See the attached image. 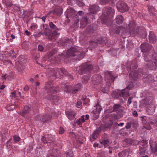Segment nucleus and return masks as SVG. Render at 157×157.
Masks as SVG:
<instances>
[{"instance_id":"052dcab7","label":"nucleus","mask_w":157,"mask_h":157,"mask_svg":"<svg viewBox=\"0 0 157 157\" xmlns=\"http://www.w3.org/2000/svg\"><path fill=\"white\" fill-rule=\"evenodd\" d=\"M64 132V129L62 127H60L59 131V134H62Z\"/></svg>"},{"instance_id":"ea45409f","label":"nucleus","mask_w":157,"mask_h":157,"mask_svg":"<svg viewBox=\"0 0 157 157\" xmlns=\"http://www.w3.org/2000/svg\"><path fill=\"white\" fill-rule=\"evenodd\" d=\"M36 155L38 156H41L43 155V151L40 148H37L36 150Z\"/></svg>"},{"instance_id":"39448f33","label":"nucleus","mask_w":157,"mask_h":157,"mask_svg":"<svg viewBox=\"0 0 157 157\" xmlns=\"http://www.w3.org/2000/svg\"><path fill=\"white\" fill-rule=\"evenodd\" d=\"M131 86L129 85L124 89L122 90V91H113L112 93V96L114 98L120 99L121 97L124 99V97H127L129 96V90H131Z\"/></svg>"},{"instance_id":"79ce46f5","label":"nucleus","mask_w":157,"mask_h":157,"mask_svg":"<svg viewBox=\"0 0 157 157\" xmlns=\"http://www.w3.org/2000/svg\"><path fill=\"white\" fill-rule=\"evenodd\" d=\"M109 90V86L108 85H106L102 89L101 91L104 93H108Z\"/></svg>"},{"instance_id":"5701e85b","label":"nucleus","mask_w":157,"mask_h":157,"mask_svg":"<svg viewBox=\"0 0 157 157\" xmlns=\"http://www.w3.org/2000/svg\"><path fill=\"white\" fill-rule=\"evenodd\" d=\"M147 143L145 142L144 143L140 145L139 147V151L140 155H144L147 147Z\"/></svg>"},{"instance_id":"e2e57ef3","label":"nucleus","mask_w":157,"mask_h":157,"mask_svg":"<svg viewBox=\"0 0 157 157\" xmlns=\"http://www.w3.org/2000/svg\"><path fill=\"white\" fill-rule=\"evenodd\" d=\"M103 138V140L109 139L108 138V136L105 133L104 134Z\"/></svg>"},{"instance_id":"a18cd8bd","label":"nucleus","mask_w":157,"mask_h":157,"mask_svg":"<svg viewBox=\"0 0 157 157\" xmlns=\"http://www.w3.org/2000/svg\"><path fill=\"white\" fill-rule=\"evenodd\" d=\"M72 90L71 87L67 85L65 86L64 88V91L66 92H69L72 93Z\"/></svg>"},{"instance_id":"a211bd4d","label":"nucleus","mask_w":157,"mask_h":157,"mask_svg":"<svg viewBox=\"0 0 157 157\" xmlns=\"http://www.w3.org/2000/svg\"><path fill=\"white\" fill-rule=\"evenodd\" d=\"M141 76V74L139 72L138 73L136 71H131L129 74V77L130 79L132 80H136L138 78H140V76Z\"/></svg>"},{"instance_id":"5fc2aeb1","label":"nucleus","mask_w":157,"mask_h":157,"mask_svg":"<svg viewBox=\"0 0 157 157\" xmlns=\"http://www.w3.org/2000/svg\"><path fill=\"white\" fill-rule=\"evenodd\" d=\"M66 157H74L72 151H70L66 153Z\"/></svg>"},{"instance_id":"f704fd0d","label":"nucleus","mask_w":157,"mask_h":157,"mask_svg":"<svg viewBox=\"0 0 157 157\" xmlns=\"http://www.w3.org/2000/svg\"><path fill=\"white\" fill-rule=\"evenodd\" d=\"M81 85L80 84H77L75 86L74 88L72 89V93L75 94L76 93L81 89Z\"/></svg>"},{"instance_id":"69168bd1","label":"nucleus","mask_w":157,"mask_h":157,"mask_svg":"<svg viewBox=\"0 0 157 157\" xmlns=\"http://www.w3.org/2000/svg\"><path fill=\"white\" fill-rule=\"evenodd\" d=\"M82 121H81L79 119L77 121L76 123H77L79 125H81L82 124V123H83Z\"/></svg>"},{"instance_id":"20e7f679","label":"nucleus","mask_w":157,"mask_h":157,"mask_svg":"<svg viewBox=\"0 0 157 157\" xmlns=\"http://www.w3.org/2000/svg\"><path fill=\"white\" fill-rule=\"evenodd\" d=\"M123 21V17L121 15L117 16L113 21L114 24H112L110 27L111 31L114 33H118L121 30V28L120 26H117V25L121 24Z\"/></svg>"},{"instance_id":"ddd939ff","label":"nucleus","mask_w":157,"mask_h":157,"mask_svg":"<svg viewBox=\"0 0 157 157\" xmlns=\"http://www.w3.org/2000/svg\"><path fill=\"white\" fill-rule=\"evenodd\" d=\"M108 39L106 38L101 37L95 40L91 41L90 43V45H92L94 43L96 44H100L103 45H105L108 46H110V44H108Z\"/></svg>"},{"instance_id":"2eb2a0df","label":"nucleus","mask_w":157,"mask_h":157,"mask_svg":"<svg viewBox=\"0 0 157 157\" xmlns=\"http://www.w3.org/2000/svg\"><path fill=\"white\" fill-rule=\"evenodd\" d=\"M152 48V46L148 43H143L140 46V48L141 49V51L144 53V54L150 53L149 51Z\"/></svg>"},{"instance_id":"3c124183","label":"nucleus","mask_w":157,"mask_h":157,"mask_svg":"<svg viewBox=\"0 0 157 157\" xmlns=\"http://www.w3.org/2000/svg\"><path fill=\"white\" fill-rule=\"evenodd\" d=\"M9 55L12 58L16 57V54L14 50H11L10 51L9 53Z\"/></svg>"},{"instance_id":"603ef678","label":"nucleus","mask_w":157,"mask_h":157,"mask_svg":"<svg viewBox=\"0 0 157 157\" xmlns=\"http://www.w3.org/2000/svg\"><path fill=\"white\" fill-rule=\"evenodd\" d=\"M148 7V8L149 9V11L150 13H152V15H154V13L153 12V11L154 10V7L152 6H151L149 5H147V6Z\"/></svg>"},{"instance_id":"dca6fc26","label":"nucleus","mask_w":157,"mask_h":157,"mask_svg":"<svg viewBox=\"0 0 157 157\" xmlns=\"http://www.w3.org/2000/svg\"><path fill=\"white\" fill-rule=\"evenodd\" d=\"M67 18H71L74 19L77 16V12L72 8H69L67 10Z\"/></svg>"},{"instance_id":"49530a36","label":"nucleus","mask_w":157,"mask_h":157,"mask_svg":"<svg viewBox=\"0 0 157 157\" xmlns=\"http://www.w3.org/2000/svg\"><path fill=\"white\" fill-rule=\"evenodd\" d=\"M6 108L8 111H12L15 109L14 105L11 104L7 105L6 106Z\"/></svg>"},{"instance_id":"a19ab883","label":"nucleus","mask_w":157,"mask_h":157,"mask_svg":"<svg viewBox=\"0 0 157 157\" xmlns=\"http://www.w3.org/2000/svg\"><path fill=\"white\" fill-rule=\"evenodd\" d=\"M49 25L50 27L54 30V32H56L57 30V27L52 22H50Z\"/></svg>"},{"instance_id":"bb28decb","label":"nucleus","mask_w":157,"mask_h":157,"mask_svg":"<svg viewBox=\"0 0 157 157\" xmlns=\"http://www.w3.org/2000/svg\"><path fill=\"white\" fill-rule=\"evenodd\" d=\"M149 42L151 43H154L156 42V36L154 32L152 31H150L149 32Z\"/></svg>"},{"instance_id":"f8f14e48","label":"nucleus","mask_w":157,"mask_h":157,"mask_svg":"<svg viewBox=\"0 0 157 157\" xmlns=\"http://www.w3.org/2000/svg\"><path fill=\"white\" fill-rule=\"evenodd\" d=\"M52 116L51 115H38L34 118L36 121L40 123L47 122L51 120Z\"/></svg>"},{"instance_id":"c85d7f7f","label":"nucleus","mask_w":157,"mask_h":157,"mask_svg":"<svg viewBox=\"0 0 157 157\" xmlns=\"http://www.w3.org/2000/svg\"><path fill=\"white\" fill-rule=\"evenodd\" d=\"M90 18V16L88 17L87 15V13L86 15L83 17L81 21H80V24L83 25L84 26H86L88 23V19L89 18Z\"/></svg>"},{"instance_id":"7c9ffc66","label":"nucleus","mask_w":157,"mask_h":157,"mask_svg":"<svg viewBox=\"0 0 157 157\" xmlns=\"http://www.w3.org/2000/svg\"><path fill=\"white\" fill-rule=\"evenodd\" d=\"M105 78L107 79H110L112 82H114L115 78L113 76L111 72H108L105 74Z\"/></svg>"},{"instance_id":"9d476101","label":"nucleus","mask_w":157,"mask_h":157,"mask_svg":"<svg viewBox=\"0 0 157 157\" xmlns=\"http://www.w3.org/2000/svg\"><path fill=\"white\" fill-rule=\"evenodd\" d=\"M131 33H132V36L137 35L141 38H144L146 36L145 29L143 28H141L137 27L135 31L131 32Z\"/></svg>"},{"instance_id":"c03bdc74","label":"nucleus","mask_w":157,"mask_h":157,"mask_svg":"<svg viewBox=\"0 0 157 157\" xmlns=\"http://www.w3.org/2000/svg\"><path fill=\"white\" fill-rule=\"evenodd\" d=\"M47 138V135L43 136L41 139V141L44 144L50 143V141Z\"/></svg>"},{"instance_id":"6e6552de","label":"nucleus","mask_w":157,"mask_h":157,"mask_svg":"<svg viewBox=\"0 0 157 157\" xmlns=\"http://www.w3.org/2000/svg\"><path fill=\"white\" fill-rule=\"evenodd\" d=\"M99 10V7L98 5L90 6L89 8V12L87 13V15L88 17L90 16L91 19H95V14H96Z\"/></svg>"},{"instance_id":"aec40b11","label":"nucleus","mask_w":157,"mask_h":157,"mask_svg":"<svg viewBox=\"0 0 157 157\" xmlns=\"http://www.w3.org/2000/svg\"><path fill=\"white\" fill-rule=\"evenodd\" d=\"M113 111L117 113H120L124 110V108L120 104H115L113 107Z\"/></svg>"},{"instance_id":"4d7b16f0","label":"nucleus","mask_w":157,"mask_h":157,"mask_svg":"<svg viewBox=\"0 0 157 157\" xmlns=\"http://www.w3.org/2000/svg\"><path fill=\"white\" fill-rule=\"evenodd\" d=\"M33 147V144H30L28 148L27 149L28 151V153H29L32 150Z\"/></svg>"},{"instance_id":"c9c22d12","label":"nucleus","mask_w":157,"mask_h":157,"mask_svg":"<svg viewBox=\"0 0 157 157\" xmlns=\"http://www.w3.org/2000/svg\"><path fill=\"white\" fill-rule=\"evenodd\" d=\"M72 4L76 3L77 5L80 7L82 6H84V3L79 0H70Z\"/></svg>"},{"instance_id":"a878e982","label":"nucleus","mask_w":157,"mask_h":157,"mask_svg":"<svg viewBox=\"0 0 157 157\" xmlns=\"http://www.w3.org/2000/svg\"><path fill=\"white\" fill-rule=\"evenodd\" d=\"M151 150L155 155H157V144L155 142L150 143Z\"/></svg>"},{"instance_id":"774afa93","label":"nucleus","mask_w":157,"mask_h":157,"mask_svg":"<svg viewBox=\"0 0 157 157\" xmlns=\"http://www.w3.org/2000/svg\"><path fill=\"white\" fill-rule=\"evenodd\" d=\"M24 90L25 91H26L28 90L29 89V87L28 85H26L24 87Z\"/></svg>"},{"instance_id":"864d4df0","label":"nucleus","mask_w":157,"mask_h":157,"mask_svg":"<svg viewBox=\"0 0 157 157\" xmlns=\"http://www.w3.org/2000/svg\"><path fill=\"white\" fill-rule=\"evenodd\" d=\"M13 139L14 142H18L20 140L19 137L16 135H15L13 136Z\"/></svg>"},{"instance_id":"e433bc0d","label":"nucleus","mask_w":157,"mask_h":157,"mask_svg":"<svg viewBox=\"0 0 157 157\" xmlns=\"http://www.w3.org/2000/svg\"><path fill=\"white\" fill-rule=\"evenodd\" d=\"M134 140L130 138H127L125 139L124 140V143H125L127 145L134 144Z\"/></svg>"},{"instance_id":"58836bf2","label":"nucleus","mask_w":157,"mask_h":157,"mask_svg":"<svg viewBox=\"0 0 157 157\" xmlns=\"http://www.w3.org/2000/svg\"><path fill=\"white\" fill-rule=\"evenodd\" d=\"M2 2L7 7H10L13 5L12 1L10 0H2Z\"/></svg>"},{"instance_id":"09e8293b","label":"nucleus","mask_w":157,"mask_h":157,"mask_svg":"<svg viewBox=\"0 0 157 157\" xmlns=\"http://www.w3.org/2000/svg\"><path fill=\"white\" fill-rule=\"evenodd\" d=\"M47 138H48V140L50 141V143L53 142L55 140V137L51 134L47 135Z\"/></svg>"},{"instance_id":"b1692460","label":"nucleus","mask_w":157,"mask_h":157,"mask_svg":"<svg viewBox=\"0 0 157 157\" xmlns=\"http://www.w3.org/2000/svg\"><path fill=\"white\" fill-rule=\"evenodd\" d=\"M64 57L66 58L67 56H65L63 54L61 53V54L59 55L57 57L55 56L53 57L52 59V62L53 63H58L60 62Z\"/></svg>"},{"instance_id":"2f4dec72","label":"nucleus","mask_w":157,"mask_h":157,"mask_svg":"<svg viewBox=\"0 0 157 157\" xmlns=\"http://www.w3.org/2000/svg\"><path fill=\"white\" fill-rule=\"evenodd\" d=\"M56 150L55 149L49 151L47 157H57L56 156Z\"/></svg>"},{"instance_id":"cd10ccee","label":"nucleus","mask_w":157,"mask_h":157,"mask_svg":"<svg viewBox=\"0 0 157 157\" xmlns=\"http://www.w3.org/2000/svg\"><path fill=\"white\" fill-rule=\"evenodd\" d=\"M146 65L147 66L148 68H149L150 69L154 70L156 69V62H153L152 60H151L148 62V63Z\"/></svg>"},{"instance_id":"423d86ee","label":"nucleus","mask_w":157,"mask_h":157,"mask_svg":"<svg viewBox=\"0 0 157 157\" xmlns=\"http://www.w3.org/2000/svg\"><path fill=\"white\" fill-rule=\"evenodd\" d=\"M93 67L90 62L85 63L76 68V73L81 75L92 71Z\"/></svg>"},{"instance_id":"72a5a7b5","label":"nucleus","mask_w":157,"mask_h":157,"mask_svg":"<svg viewBox=\"0 0 157 157\" xmlns=\"http://www.w3.org/2000/svg\"><path fill=\"white\" fill-rule=\"evenodd\" d=\"M117 0H99L100 3L101 5H106L109 2L113 4L114 2Z\"/></svg>"},{"instance_id":"de8ad7c7","label":"nucleus","mask_w":157,"mask_h":157,"mask_svg":"<svg viewBox=\"0 0 157 157\" xmlns=\"http://www.w3.org/2000/svg\"><path fill=\"white\" fill-rule=\"evenodd\" d=\"M98 137V134L97 132L96 131H94L93 132L92 134V135L91 137L90 138V140L91 141H92L96 139Z\"/></svg>"},{"instance_id":"f257e3e1","label":"nucleus","mask_w":157,"mask_h":157,"mask_svg":"<svg viewBox=\"0 0 157 157\" xmlns=\"http://www.w3.org/2000/svg\"><path fill=\"white\" fill-rule=\"evenodd\" d=\"M64 44L62 45L64 48L66 47L68 49L67 52V55L71 56L76 57L75 59L80 60L84 58L83 55L78 51L75 46H71L72 42L69 39H66L64 41Z\"/></svg>"},{"instance_id":"c756f323","label":"nucleus","mask_w":157,"mask_h":157,"mask_svg":"<svg viewBox=\"0 0 157 157\" xmlns=\"http://www.w3.org/2000/svg\"><path fill=\"white\" fill-rule=\"evenodd\" d=\"M31 106H26L22 111V115L23 116H25L26 115L29 113L31 110Z\"/></svg>"},{"instance_id":"4468645a","label":"nucleus","mask_w":157,"mask_h":157,"mask_svg":"<svg viewBox=\"0 0 157 157\" xmlns=\"http://www.w3.org/2000/svg\"><path fill=\"white\" fill-rule=\"evenodd\" d=\"M54 33L51 32L49 29H46L44 32L42 33L43 35H46L48 36V39L50 40H55L56 35V32Z\"/></svg>"},{"instance_id":"13d9d810","label":"nucleus","mask_w":157,"mask_h":157,"mask_svg":"<svg viewBox=\"0 0 157 157\" xmlns=\"http://www.w3.org/2000/svg\"><path fill=\"white\" fill-rule=\"evenodd\" d=\"M82 102L81 101L79 100L77 102L76 104V105L77 107L78 108H80L81 105L82 104Z\"/></svg>"},{"instance_id":"37998d69","label":"nucleus","mask_w":157,"mask_h":157,"mask_svg":"<svg viewBox=\"0 0 157 157\" xmlns=\"http://www.w3.org/2000/svg\"><path fill=\"white\" fill-rule=\"evenodd\" d=\"M68 117L70 120H72L75 116V114L72 112H68L67 113Z\"/></svg>"},{"instance_id":"393cba45","label":"nucleus","mask_w":157,"mask_h":157,"mask_svg":"<svg viewBox=\"0 0 157 157\" xmlns=\"http://www.w3.org/2000/svg\"><path fill=\"white\" fill-rule=\"evenodd\" d=\"M139 72L142 75L143 77L142 78L143 81L146 83L148 82V75H147V72H144L143 70L142 69H140L139 70Z\"/></svg>"},{"instance_id":"338daca9","label":"nucleus","mask_w":157,"mask_h":157,"mask_svg":"<svg viewBox=\"0 0 157 157\" xmlns=\"http://www.w3.org/2000/svg\"><path fill=\"white\" fill-rule=\"evenodd\" d=\"M132 114L134 117H137L138 116V113L137 111L135 110L132 113Z\"/></svg>"},{"instance_id":"f03ea898","label":"nucleus","mask_w":157,"mask_h":157,"mask_svg":"<svg viewBox=\"0 0 157 157\" xmlns=\"http://www.w3.org/2000/svg\"><path fill=\"white\" fill-rule=\"evenodd\" d=\"M48 71L49 74L51 76L57 77L58 76V75H62L63 74L68 76L70 80H72L74 79L73 76L64 68H52Z\"/></svg>"},{"instance_id":"0eeeda50","label":"nucleus","mask_w":157,"mask_h":157,"mask_svg":"<svg viewBox=\"0 0 157 157\" xmlns=\"http://www.w3.org/2000/svg\"><path fill=\"white\" fill-rule=\"evenodd\" d=\"M45 89L49 95L52 94L57 93L60 91L58 86H53L51 82H48L45 85Z\"/></svg>"},{"instance_id":"473e14b6","label":"nucleus","mask_w":157,"mask_h":157,"mask_svg":"<svg viewBox=\"0 0 157 157\" xmlns=\"http://www.w3.org/2000/svg\"><path fill=\"white\" fill-rule=\"evenodd\" d=\"M63 12L62 8L61 7L56 8L54 10V14L60 16Z\"/></svg>"},{"instance_id":"1a4fd4ad","label":"nucleus","mask_w":157,"mask_h":157,"mask_svg":"<svg viewBox=\"0 0 157 157\" xmlns=\"http://www.w3.org/2000/svg\"><path fill=\"white\" fill-rule=\"evenodd\" d=\"M144 57L145 61L147 62L152 60V59L157 62V48L154 50L152 53L144 54Z\"/></svg>"},{"instance_id":"412c9836","label":"nucleus","mask_w":157,"mask_h":157,"mask_svg":"<svg viewBox=\"0 0 157 157\" xmlns=\"http://www.w3.org/2000/svg\"><path fill=\"white\" fill-rule=\"evenodd\" d=\"M137 67V61L136 59L134 60L132 62H129L127 63V68L129 70L132 69H136Z\"/></svg>"},{"instance_id":"6ab92c4d","label":"nucleus","mask_w":157,"mask_h":157,"mask_svg":"<svg viewBox=\"0 0 157 157\" xmlns=\"http://www.w3.org/2000/svg\"><path fill=\"white\" fill-rule=\"evenodd\" d=\"M47 98L51 100H52L54 103L56 105L60 104L61 102V98L57 95H49L47 97Z\"/></svg>"},{"instance_id":"6e6d98bb","label":"nucleus","mask_w":157,"mask_h":157,"mask_svg":"<svg viewBox=\"0 0 157 157\" xmlns=\"http://www.w3.org/2000/svg\"><path fill=\"white\" fill-rule=\"evenodd\" d=\"M148 82H153L154 81L153 76L152 75H148Z\"/></svg>"},{"instance_id":"4be33fe9","label":"nucleus","mask_w":157,"mask_h":157,"mask_svg":"<svg viewBox=\"0 0 157 157\" xmlns=\"http://www.w3.org/2000/svg\"><path fill=\"white\" fill-rule=\"evenodd\" d=\"M128 26L129 28V31L128 36H130V35H132V33H131V32L135 31L136 30H135V28L136 26L135 21H130L128 24Z\"/></svg>"},{"instance_id":"9b49d317","label":"nucleus","mask_w":157,"mask_h":157,"mask_svg":"<svg viewBox=\"0 0 157 157\" xmlns=\"http://www.w3.org/2000/svg\"><path fill=\"white\" fill-rule=\"evenodd\" d=\"M117 10L121 13L127 11L129 10V7L127 4L122 1H119L117 3Z\"/></svg>"},{"instance_id":"0e129e2a","label":"nucleus","mask_w":157,"mask_h":157,"mask_svg":"<svg viewBox=\"0 0 157 157\" xmlns=\"http://www.w3.org/2000/svg\"><path fill=\"white\" fill-rule=\"evenodd\" d=\"M131 127V124L129 123H127L125 127L127 129H129Z\"/></svg>"},{"instance_id":"bf43d9fd","label":"nucleus","mask_w":157,"mask_h":157,"mask_svg":"<svg viewBox=\"0 0 157 157\" xmlns=\"http://www.w3.org/2000/svg\"><path fill=\"white\" fill-rule=\"evenodd\" d=\"M38 49L40 51H42L44 50V47L42 45H39L38 46Z\"/></svg>"},{"instance_id":"680f3d73","label":"nucleus","mask_w":157,"mask_h":157,"mask_svg":"<svg viewBox=\"0 0 157 157\" xmlns=\"http://www.w3.org/2000/svg\"><path fill=\"white\" fill-rule=\"evenodd\" d=\"M133 98V97H129L128 100V104L130 105L132 102V100Z\"/></svg>"},{"instance_id":"7ed1b4c3","label":"nucleus","mask_w":157,"mask_h":157,"mask_svg":"<svg viewBox=\"0 0 157 157\" xmlns=\"http://www.w3.org/2000/svg\"><path fill=\"white\" fill-rule=\"evenodd\" d=\"M104 12L107 14L106 16H103L102 20L103 22L106 25H110L112 24L111 18L113 16L115 10L112 8L110 7H106L103 9Z\"/></svg>"},{"instance_id":"f3484780","label":"nucleus","mask_w":157,"mask_h":157,"mask_svg":"<svg viewBox=\"0 0 157 157\" xmlns=\"http://www.w3.org/2000/svg\"><path fill=\"white\" fill-rule=\"evenodd\" d=\"M92 79L93 83L94 85H98L102 83V77L99 75H94L92 76Z\"/></svg>"},{"instance_id":"8fccbe9b","label":"nucleus","mask_w":157,"mask_h":157,"mask_svg":"<svg viewBox=\"0 0 157 157\" xmlns=\"http://www.w3.org/2000/svg\"><path fill=\"white\" fill-rule=\"evenodd\" d=\"M143 103L145 105H150L151 103V100H148L147 98H146L143 100Z\"/></svg>"},{"instance_id":"4c0bfd02","label":"nucleus","mask_w":157,"mask_h":157,"mask_svg":"<svg viewBox=\"0 0 157 157\" xmlns=\"http://www.w3.org/2000/svg\"><path fill=\"white\" fill-rule=\"evenodd\" d=\"M110 142L109 139H105L100 141V143L101 144L103 145L105 147H106L109 145Z\"/></svg>"}]
</instances>
